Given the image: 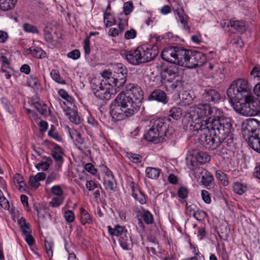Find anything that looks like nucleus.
Wrapping results in <instances>:
<instances>
[{
  "label": "nucleus",
  "instance_id": "1",
  "mask_svg": "<svg viewBox=\"0 0 260 260\" xmlns=\"http://www.w3.org/2000/svg\"><path fill=\"white\" fill-rule=\"evenodd\" d=\"M233 123L232 118L224 116L222 111L219 110V113L209 123V133L204 132L200 136L201 144L208 150L222 148L221 154L227 153V149L223 148L230 147L233 144Z\"/></svg>",
  "mask_w": 260,
  "mask_h": 260
},
{
  "label": "nucleus",
  "instance_id": "2",
  "mask_svg": "<svg viewBox=\"0 0 260 260\" xmlns=\"http://www.w3.org/2000/svg\"><path fill=\"white\" fill-rule=\"evenodd\" d=\"M127 94L120 92L111 104V114L117 121L122 120L135 115L142 105L143 92L134 83L125 86Z\"/></svg>",
  "mask_w": 260,
  "mask_h": 260
},
{
  "label": "nucleus",
  "instance_id": "3",
  "mask_svg": "<svg viewBox=\"0 0 260 260\" xmlns=\"http://www.w3.org/2000/svg\"><path fill=\"white\" fill-rule=\"evenodd\" d=\"M220 109L208 104H198L190 107L182 119L186 130L197 131L200 134L209 133L208 125L219 113Z\"/></svg>",
  "mask_w": 260,
  "mask_h": 260
},
{
  "label": "nucleus",
  "instance_id": "4",
  "mask_svg": "<svg viewBox=\"0 0 260 260\" xmlns=\"http://www.w3.org/2000/svg\"><path fill=\"white\" fill-rule=\"evenodd\" d=\"M158 53L157 46L145 44L135 50L121 52V55L124 56L129 63L136 66L153 60Z\"/></svg>",
  "mask_w": 260,
  "mask_h": 260
},
{
  "label": "nucleus",
  "instance_id": "5",
  "mask_svg": "<svg viewBox=\"0 0 260 260\" xmlns=\"http://www.w3.org/2000/svg\"><path fill=\"white\" fill-rule=\"evenodd\" d=\"M252 87L247 79L238 78L232 82L226 94L232 102L240 103L252 95Z\"/></svg>",
  "mask_w": 260,
  "mask_h": 260
},
{
  "label": "nucleus",
  "instance_id": "6",
  "mask_svg": "<svg viewBox=\"0 0 260 260\" xmlns=\"http://www.w3.org/2000/svg\"><path fill=\"white\" fill-rule=\"evenodd\" d=\"M149 128L144 135L145 139L149 142L158 144L166 141L168 138L167 125L161 118L153 119L150 120Z\"/></svg>",
  "mask_w": 260,
  "mask_h": 260
},
{
  "label": "nucleus",
  "instance_id": "7",
  "mask_svg": "<svg viewBox=\"0 0 260 260\" xmlns=\"http://www.w3.org/2000/svg\"><path fill=\"white\" fill-rule=\"evenodd\" d=\"M245 128L249 132V146L260 153V121L254 118L248 119Z\"/></svg>",
  "mask_w": 260,
  "mask_h": 260
},
{
  "label": "nucleus",
  "instance_id": "8",
  "mask_svg": "<svg viewBox=\"0 0 260 260\" xmlns=\"http://www.w3.org/2000/svg\"><path fill=\"white\" fill-rule=\"evenodd\" d=\"M166 73L164 85L166 90L171 92L180 89L182 86V77L180 69L177 66L167 68Z\"/></svg>",
  "mask_w": 260,
  "mask_h": 260
},
{
  "label": "nucleus",
  "instance_id": "9",
  "mask_svg": "<svg viewBox=\"0 0 260 260\" xmlns=\"http://www.w3.org/2000/svg\"><path fill=\"white\" fill-rule=\"evenodd\" d=\"M239 112L240 114L246 116H252L260 112V103L254 100L253 95L241 101Z\"/></svg>",
  "mask_w": 260,
  "mask_h": 260
},
{
  "label": "nucleus",
  "instance_id": "10",
  "mask_svg": "<svg viewBox=\"0 0 260 260\" xmlns=\"http://www.w3.org/2000/svg\"><path fill=\"white\" fill-rule=\"evenodd\" d=\"M113 75L110 83L114 84V90H117L125 83L127 74L126 68L122 63H117L112 65Z\"/></svg>",
  "mask_w": 260,
  "mask_h": 260
},
{
  "label": "nucleus",
  "instance_id": "11",
  "mask_svg": "<svg viewBox=\"0 0 260 260\" xmlns=\"http://www.w3.org/2000/svg\"><path fill=\"white\" fill-rule=\"evenodd\" d=\"M114 86L106 84V82L94 80L91 83V88L95 96L100 100H109L113 94L112 90Z\"/></svg>",
  "mask_w": 260,
  "mask_h": 260
},
{
  "label": "nucleus",
  "instance_id": "12",
  "mask_svg": "<svg viewBox=\"0 0 260 260\" xmlns=\"http://www.w3.org/2000/svg\"><path fill=\"white\" fill-rule=\"evenodd\" d=\"M207 61V57L205 54L200 51H191L188 59L184 64V67L193 69L202 66Z\"/></svg>",
  "mask_w": 260,
  "mask_h": 260
},
{
  "label": "nucleus",
  "instance_id": "13",
  "mask_svg": "<svg viewBox=\"0 0 260 260\" xmlns=\"http://www.w3.org/2000/svg\"><path fill=\"white\" fill-rule=\"evenodd\" d=\"M69 134L71 139L78 145V149L82 153L86 155L90 154L91 151L89 149V146L79 132L75 129L69 128Z\"/></svg>",
  "mask_w": 260,
  "mask_h": 260
},
{
  "label": "nucleus",
  "instance_id": "14",
  "mask_svg": "<svg viewBox=\"0 0 260 260\" xmlns=\"http://www.w3.org/2000/svg\"><path fill=\"white\" fill-rule=\"evenodd\" d=\"M51 193L55 197L50 202L49 205L52 207H58L64 200L63 190L60 185H54L51 188Z\"/></svg>",
  "mask_w": 260,
  "mask_h": 260
},
{
  "label": "nucleus",
  "instance_id": "15",
  "mask_svg": "<svg viewBox=\"0 0 260 260\" xmlns=\"http://www.w3.org/2000/svg\"><path fill=\"white\" fill-rule=\"evenodd\" d=\"M179 47L170 46L165 48L161 54L163 60L176 64Z\"/></svg>",
  "mask_w": 260,
  "mask_h": 260
},
{
  "label": "nucleus",
  "instance_id": "16",
  "mask_svg": "<svg viewBox=\"0 0 260 260\" xmlns=\"http://www.w3.org/2000/svg\"><path fill=\"white\" fill-rule=\"evenodd\" d=\"M60 105L65 115L71 122L75 124H79L80 123V116L75 110L67 106L64 102H60Z\"/></svg>",
  "mask_w": 260,
  "mask_h": 260
},
{
  "label": "nucleus",
  "instance_id": "17",
  "mask_svg": "<svg viewBox=\"0 0 260 260\" xmlns=\"http://www.w3.org/2000/svg\"><path fill=\"white\" fill-rule=\"evenodd\" d=\"M128 185L131 189L132 197L141 204H145L147 201L146 197L140 190L139 185L134 181H131Z\"/></svg>",
  "mask_w": 260,
  "mask_h": 260
},
{
  "label": "nucleus",
  "instance_id": "18",
  "mask_svg": "<svg viewBox=\"0 0 260 260\" xmlns=\"http://www.w3.org/2000/svg\"><path fill=\"white\" fill-rule=\"evenodd\" d=\"M210 160V156L205 152H198L192 155L191 162L192 165H202L208 162Z\"/></svg>",
  "mask_w": 260,
  "mask_h": 260
},
{
  "label": "nucleus",
  "instance_id": "19",
  "mask_svg": "<svg viewBox=\"0 0 260 260\" xmlns=\"http://www.w3.org/2000/svg\"><path fill=\"white\" fill-rule=\"evenodd\" d=\"M148 100L156 101L164 104H167L169 101L166 93L159 89L153 90L148 97Z\"/></svg>",
  "mask_w": 260,
  "mask_h": 260
},
{
  "label": "nucleus",
  "instance_id": "20",
  "mask_svg": "<svg viewBox=\"0 0 260 260\" xmlns=\"http://www.w3.org/2000/svg\"><path fill=\"white\" fill-rule=\"evenodd\" d=\"M191 51L182 47H179L176 64L184 67V64L188 59Z\"/></svg>",
  "mask_w": 260,
  "mask_h": 260
},
{
  "label": "nucleus",
  "instance_id": "21",
  "mask_svg": "<svg viewBox=\"0 0 260 260\" xmlns=\"http://www.w3.org/2000/svg\"><path fill=\"white\" fill-rule=\"evenodd\" d=\"M31 105L42 115L47 116L50 114V110L49 108L47 105L40 100L38 101H35L34 99L32 100Z\"/></svg>",
  "mask_w": 260,
  "mask_h": 260
},
{
  "label": "nucleus",
  "instance_id": "22",
  "mask_svg": "<svg viewBox=\"0 0 260 260\" xmlns=\"http://www.w3.org/2000/svg\"><path fill=\"white\" fill-rule=\"evenodd\" d=\"M228 27H231L236 32L242 34L247 29L245 22L240 20H229L227 24Z\"/></svg>",
  "mask_w": 260,
  "mask_h": 260
},
{
  "label": "nucleus",
  "instance_id": "23",
  "mask_svg": "<svg viewBox=\"0 0 260 260\" xmlns=\"http://www.w3.org/2000/svg\"><path fill=\"white\" fill-rule=\"evenodd\" d=\"M175 14L178 15L177 20L179 21L183 25V28L186 31L190 30L189 27L187 25V16L184 14L183 10L181 8L180 9L176 10Z\"/></svg>",
  "mask_w": 260,
  "mask_h": 260
},
{
  "label": "nucleus",
  "instance_id": "24",
  "mask_svg": "<svg viewBox=\"0 0 260 260\" xmlns=\"http://www.w3.org/2000/svg\"><path fill=\"white\" fill-rule=\"evenodd\" d=\"M62 151L59 146L55 147L52 151V156L56 161L58 168L60 169L63 161Z\"/></svg>",
  "mask_w": 260,
  "mask_h": 260
},
{
  "label": "nucleus",
  "instance_id": "25",
  "mask_svg": "<svg viewBox=\"0 0 260 260\" xmlns=\"http://www.w3.org/2000/svg\"><path fill=\"white\" fill-rule=\"evenodd\" d=\"M203 98L207 102H216L220 99L219 93L214 89L209 90L203 94Z\"/></svg>",
  "mask_w": 260,
  "mask_h": 260
},
{
  "label": "nucleus",
  "instance_id": "26",
  "mask_svg": "<svg viewBox=\"0 0 260 260\" xmlns=\"http://www.w3.org/2000/svg\"><path fill=\"white\" fill-rule=\"evenodd\" d=\"M29 53L37 58L42 59L47 57L46 53L40 47L34 46L29 48Z\"/></svg>",
  "mask_w": 260,
  "mask_h": 260
},
{
  "label": "nucleus",
  "instance_id": "27",
  "mask_svg": "<svg viewBox=\"0 0 260 260\" xmlns=\"http://www.w3.org/2000/svg\"><path fill=\"white\" fill-rule=\"evenodd\" d=\"M108 232L109 234L113 236L120 237L123 235L125 233H126L127 230L124 227L117 225L114 228H112L110 226H108Z\"/></svg>",
  "mask_w": 260,
  "mask_h": 260
},
{
  "label": "nucleus",
  "instance_id": "28",
  "mask_svg": "<svg viewBox=\"0 0 260 260\" xmlns=\"http://www.w3.org/2000/svg\"><path fill=\"white\" fill-rule=\"evenodd\" d=\"M18 222L24 236L31 234L30 225L24 217H22L18 219Z\"/></svg>",
  "mask_w": 260,
  "mask_h": 260
},
{
  "label": "nucleus",
  "instance_id": "29",
  "mask_svg": "<svg viewBox=\"0 0 260 260\" xmlns=\"http://www.w3.org/2000/svg\"><path fill=\"white\" fill-rule=\"evenodd\" d=\"M80 221L83 225L86 224H92V219L90 215L88 212L83 207H81L80 210Z\"/></svg>",
  "mask_w": 260,
  "mask_h": 260
},
{
  "label": "nucleus",
  "instance_id": "30",
  "mask_svg": "<svg viewBox=\"0 0 260 260\" xmlns=\"http://www.w3.org/2000/svg\"><path fill=\"white\" fill-rule=\"evenodd\" d=\"M119 241L121 247L125 250H128L130 248L132 241L128 236L127 231L119 238Z\"/></svg>",
  "mask_w": 260,
  "mask_h": 260
},
{
  "label": "nucleus",
  "instance_id": "31",
  "mask_svg": "<svg viewBox=\"0 0 260 260\" xmlns=\"http://www.w3.org/2000/svg\"><path fill=\"white\" fill-rule=\"evenodd\" d=\"M160 170L153 167H147L145 169L146 176L151 179H157L160 174Z\"/></svg>",
  "mask_w": 260,
  "mask_h": 260
},
{
  "label": "nucleus",
  "instance_id": "32",
  "mask_svg": "<svg viewBox=\"0 0 260 260\" xmlns=\"http://www.w3.org/2000/svg\"><path fill=\"white\" fill-rule=\"evenodd\" d=\"M17 0H0V9L8 11L14 8Z\"/></svg>",
  "mask_w": 260,
  "mask_h": 260
},
{
  "label": "nucleus",
  "instance_id": "33",
  "mask_svg": "<svg viewBox=\"0 0 260 260\" xmlns=\"http://www.w3.org/2000/svg\"><path fill=\"white\" fill-rule=\"evenodd\" d=\"M213 181V176L209 173L206 172L202 177V183L206 187H210Z\"/></svg>",
  "mask_w": 260,
  "mask_h": 260
},
{
  "label": "nucleus",
  "instance_id": "34",
  "mask_svg": "<svg viewBox=\"0 0 260 260\" xmlns=\"http://www.w3.org/2000/svg\"><path fill=\"white\" fill-rule=\"evenodd\" d=\"M182 112V109L180 107H174L170 110L169 116L175 120H177L181 117Z\"/></svg>",
  "mask_w": 260,
  "mask_h": 260
},
{
  "label": "nucleus",
  "instance_id": "35",
  "mask_svg": "<svg viewBox=\"0 0 260 260\" xmlns=\"http://www.w3.org/2000/svg\"><path fill=\"white\" fill-rule=\"evenodd\" d=\"M233 189L235 193L241 195L246 191L247 187L241 183L235 182L233 185Z\"/></svg>",
  "mask_w": 260,
  "mask_h": 260
},
{
  "label": "nucleus",
  "instance_id": "36",
  "mask_svg": "<svg viewBox=\"0 0 260 260\" xmlns=\"http://www.w3.org/2000/svg\"><path fill=\"white\" fill-rule=\"evenodd\" d=\"M52 79L58 84H65V80L60 76L58 71L53 70L50 73Z\"/></svg>",
  "mask_w": 260,
  "mask_h": 260
},
{
  "label": "nucleus",
  "instance_id": "37",
  "mask_svg": "<svg viewBox=\"0 0 260 260\" xmlns=\"http://www.w3.org/2000/svg\"><path fill=\"white\" fill-rule=\"evenodd\" d=\"M140 215L147 224H150L153 223V216L148 210H144Z\"/></svg>",
  "mask_w": 260,
  "mask_h": 260
},
{
  "label": "nucleus",
  "instance_id": "38",
  "mask_svg": "<svg viewBox=\"0 0 260 260\" xmlns=\"http://www.w3.org/2000/svg\"><path fill=\"white\" fill-rule=\"evenodd\" d=\"M215 176L216 178L221 182V183L223 186H226L229 184L226 175L225 174L220 171H217L216 172Z\"/></svg>",
  "mask_w": 260,
  "mask_h": 260
},
{
  "label": "nucleus",
  "instance_id": "39",
  "mask_svg": "<svg viewBox=\"0 0 260 260\" xmlns=\"http://www.w3.org/2000/svg\"><path fill=\"white\" fill-rule=\"evenodd\" d=\"M44 159L45 160V161L40 162L36 166V168L39 171H46L49 168L48 161L51 160V158L50 157H45Z\"/></svg>",
  "mask_w": 260,
  "mask_h": 260
},
{
  "label": "nucleus",
  "instance_id": "40",
  "mask_svg": "<svg viewBox=\"0 0 260 260\" xmlns=\"http://www.w3.org/2000/svg\"><path fill=\"white\" fill-rule=\"evenodd\" d=\"M126 156L133 163H140L142 160V156L138 154L133 153L132 152H127Z\"/></svg>",
  "mask_w": 260,
  "mask_h": 260
},
{
  "label": "nucleus",
  "instance_id": "41",
  "mask_svg": "<svg viewBox=\"0 0 260 260\" xmlns=\"http://www.w3.org/2000/svg\"><path fill=\"white\" fill-rule=\"evenodd\" d=\"M115 178H105L104 185L107 189H109L111 191H115Z\"/></svg>",
  "mask_w": 260,
  "mask_h": 260
},
{
  "label": "nucleus",
  "instance_id": "42",
  "mask_svg": "<svg viewBox=\"0 0 260 260\" xmlns=\"http://www.w3.org/2000/svg\"><path fill=\"white\" fill-rule=\"evenodd\" d=\"M193 217L199 221H202L205 219L207 214L205 211L198 209L193 213Z\"/></svg>",
  "mask_w": 260,
  "mask_h": 260
},
{
  "label": "nucleus",
  "instance_id": "43",
  "mask_svg": "<svg viewBox=\"0 0 260 260\" xmlns=\"http://www.w3.org/2000/svg\"><path fill=\"white\" fill-rule=\"evenodd\" d=\"M113 73L107 70H105L102 74V76L105 79V80H103L102 82H106V84L114 86V84H112L110 82V78H112Z\"/></svg>",
  "mask_w": 260,
  "mask_h": 260
},
{
  "label": "nucleus",
  "instance_id": "44",
  "mask_svg": "<svg viewBox=\"0 0 260 260\" xmlns=\"http://www.w3.org/2000/svg\"><path fill=\"white\" fill-rule=\"evenodd\" d=\"M53 246V243L51 241H48L45 240V249L48 256L50 258L53 255L52 247Z\"/></svg>",
  "mask_w": 260,
  "mask_h": 260
},
{
  "label": "nucleus",
  "instance_id": "45",
  "mask_svg": "<svg viewBox=\"0 0 260 260\" xmlns=\"http://www.w3.org/2000/svg\"><path fill=\"white\" fill-rule=\"evenodd\" d=\"M23 28L24 30L27 32H31L32 34H38L39 32L37 27L28 23H24L23 25Z\"/></svg>",
  "mask_w": 260,
  "mask_h": 260
},
{
  "label": "nucleus",
  "instance_id": "46",
  "mask_svg": "<svg viewBox=\"0 0 260 260\" xmlns=\"http://www.w3.org/2000/svg\"><path fill=\"white\" fill-rule=\"evenodd\" d=\"M104 23L107 27L111 26L115 23V20L109 13L104 15Z\"/></svg>",
  "mask_w": 260,
  "mask_h": 260
},
{
  "label": "nucleus",
  "instance_id": "47",
  "mask_svg": "<svg viewBox=\"0 0 260 260\" xmlns=\"http://www.w3.org/2000/svg\"><path fill=\"white\" fill-rule=\"evenodd\" d=\"M64 217L66 220L69 223L73 222L75 220L74 212L71 210H68L64 212Z\"/></svg>",
  "mask_w": 260,
  "mask_h": 260
},
{
  "label": "nucleus",
  "instance_id": "48",
  "mask_svg": "<svg viewBox=\"0 0 260 260\" xmlns=\"http://www.w3.org/2000/svg\"><path fill=\"white\" fill-rule=\"evenodd\" d=\"M188 190L184 186L180 187L178 190V196L182 199H186L188 196Z\"/></svg>",
  "mask_w": 260,
  "mask_h": 260
},
{
  "label": "nucleus",
  "instance_id": "49",
  "mask_svg": "<svg viewBox=\"0 0 260 260\" xmlns=\"http://www.w3.org/2000/svg\"><path fill=\"white\" fill-rule=\"evenodd\" d=\"M67 56L73 60H76L80 58V52L79 50L75 49L68 53Z\"/></svg>",
  "mask_w": 260,
  "mask_h": 260
},
{
  "label": "nucleus",
  "instance_id": "50",
  "mask_svg": "<svg viewBox=\"0 0 260 260\" xmlns=\"http://www.w3.org/2000/svg\"><path fill=\"white\" fill-rule=\"evenodd\" d=\"M134 6L132 2H127L124 3L123 10L125 15H128L133 10Z\"/></svg>",
  "mask_w": 260,
  "mask_h": 260
},
{
  "label": "nucleus",
  "instance_id": "51",
  "mask_svg": "<svg viewBox=\"0 0 260 260\" xmlns=\"http://www.w3.org/2000/svg\"><path fill=\"white\" fill-rule=\"evenodd\" d=\"M39 80L36 77L31 76L27 80L28 85L32 88L37 87L38 85Z\"/></svg>",
  "mask_w": 260,
  "mask_h": 260
},
{
  "label": "nucleus",
  "instance_id": "52",
  "mask_svg": "<svg viewBox=\"0 0 260 260\" xmlns=\"http://www.w3.org/2000/svg\"><path fill=\"white\" fill-rule=\"evenodd\" d=\"M136 36L137 32L133 28L125 31L124 34V37L126 40L133 39L136 37Z\"/></svg>",
  "mask_w": 260,
  "mask_h": 260
},
{
  "label": "nucleus",
  "instance_id": "53",
  "mask_svg": "<svg viewBox=\"0 0 260 260\" xmlns=\"http://www.w3.org/2000/svg\"><path fill=\"white\" fill-rule=\"evenodd\" d=\"M48 136L57 140L58 141L61 140L60 137L58 135V134L55 132L54 127L52 126L51 128L48 132Z\"/></svg>",
  "mask_w": 260,
  "mask_h": 260
},
{
  "label": "nucleus",
  "instance_id": "54",
  "mask_svg": "<svg viewBox=\"0 0 260 260\" xmlns=\"http://www.w3.org/2000/svg\"><path fill=\"white\" fill-rule=\"evenodd\" d=\"M14 182L19 185L20 188L22 187V184H24V179L19 174L16 173L13 177Z\"/></svg>",
  "mask_w": 260,
  "mask_h": 260
},
{
  "label": "nucleus",
  "instance_id": "55",
  "mask_svg": "<svg viewBox=\"0 0 260 260\" xmlns=\"http://www.w3.org/2000/svg\"><path fill=\"white\" fill-rule=\"evenodd\" d=\"M0 205L6 210H9L10 208L9 202L4 195L0 198Z\"/></svg>",
  "mask_w": 260,
  "mask_h": 260
},
{
  "label": "nucleus",
  "instance_id": "56",
  "mask_svg": "<svg viewBox=\"0 0 260 260\" xmlns=\"http://www.w3.org/2000/svg\"><path fill=\"white\" fill-rule=\"evenodd\" d=\"M29 183L31 187L36 189L38 188L40 185V182L34 175H31L29 177Z\"/></svg>",
  "mask_w": 260,
  "mask_h": 260
},
{
  "label": "nucleus",
  "instance_id": "57",
  "mask_svg": "<svg viewBox=\"0 0 260 260\" xmlns=\"http://www.w3.org/2000/svg\"><path fill=\"white\" fill-rule=\"evenodd\" d=\"M84 50L86 55H89L90 53L89 37H87L84 40Z\"/></svg>",
  "mask_w": 260,
  "mask_h": 260
},
{
  "label": "nucleus",
  "instance_id": "58",
  "mask_svg": "<svg viewBox=\"0 0 260 260\" xmlns=\"http://www.w3.org/2000/svg\"><path fill=\"white\" fill-rule=\"evenodd\" d=\"M201 196L203 200L207 204L211 202V198L209 193L206 190H203L201 192Z\"/></svg>",
  "mask_w": 260,
  "mask_h": 260
},
{
  "label": "nucleus",
  "instance_id": "59",
  "mask_svg": "<svg viewBox=\"0 0 260 260\" xmlns=\"http://www.w3.org/2000/svg\"><path fill=\"white\" fill-rule=\"evenodd\" d=\"M84 169L91 174L95 175L97 172L96 169L91 163H87L84 166Z\"/></svg>",
  "mask_w": 260,
  "mask_h": 260
},
{
  "label": "nucleus",
  "instance_id": "60",
  "mask_svg": "<svg viewBox=\"0 0 260 260\" xmlns=\"http://www.w3.org/2000/svg\"><path fill=\"white\" fill-rule=\"evenodd\" d=\"M119 23L118 24V29L120 33H122L124 31L125 27L127 26L128 23L126 20H122L121 18H119Z\"/></svg>",
  "mask_w": 260,
  "mask_h": 260
},
{
  "label": "nucleus",
  "instance_id": "61",
  "mask_svg": "<svg viewBox=\"0 0 260 260\" xmlns=\"http://www.w3.org/2000/svg\"><path fill=\"white\" fill-rule=\"evenodd\" d=\"M86 187L89 191H93L98 187L97 184L93 180L87 181L86 182Z\"/></svg>",
  "mask_w": 260,
  "mask_h": 260
},
{
  "label": "nucleus",
  "instance_id": "62",
  "mask_svg": "<svg viewBox=\"0 0 260 260\" xmlns=\"http://www.w3.org/2000/svg\"><path fill=\"white\" fill-rule=\"evenodd\" d=\"M103 172L105 173L106 177L105 178H114L111 171L106 166H104L102 169Z\"/></svg>",
  "mask_w": 260,
  "mask_h": 260
},
{
  "label": "nucleus",
  "instance_id": "63",
  "mask_svg": "<svg viewBox=\"0 0 260 260\" xmlns=\"http://www.w3.org/2000/svg\"><path fill=\"white\" fill-rule=\"evenodd\" d=\"M44 36L45 40L48 43H52L53 42V37L51 34L46 29H44Z\"/></svg>",
  "mask_w": 260,
  "mask_h": 260
},
{
  "label": "nucleus",
  "instance_id": "64",
  "mask_svg": "<svg viewBox=\"0 0 260 260\" xmlns=\"http://www.w3.org/2000/svg\"><path fill=\"white\" fill-rule=\"evenodd\" d=\"M250 75L254 78L257 77L260 80V68L259 67H254L250 73Z\"/></svg>",
  "mask_w": 260,
  "mask_h": 260
}]
</instances>
